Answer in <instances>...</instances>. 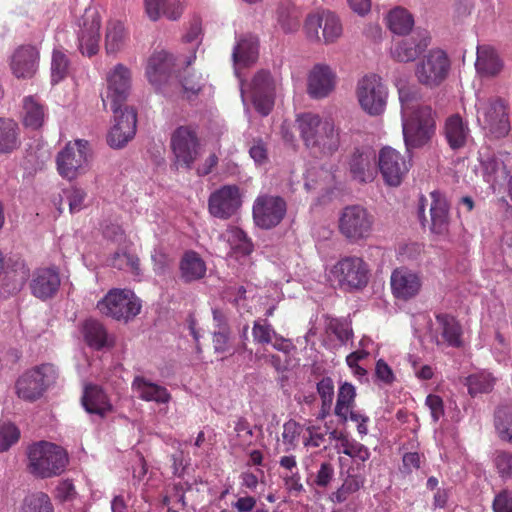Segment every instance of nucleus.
<instances>
[{
  "instance_id": "obj_64",
  "label": "nucleus",
  "mask_w": 512,
  "mask_h": 512,
  "mask_svg": "<svg viewBox=\"0 0 512 512\" xmlns=\"http://www.w3.org/2000/svg\"><path fill=\"white\" fill-rule=\"evenodd\" d=\"M334 477V468L328 463L324 462L320 465V468L315 477V484L319 487H327Z\"/></svg>"
},
{
  "instance_id": "obj_25",
  "label": "nucleus",
  "mask_w": 512,
  "mask_h": 512,
  "mask_svg": "<svg viewBox=\"0 0 512 512\" xmlns=\"http://www.w3.org/2000/svg\"><path fill=\"white\" fill-rule=\"evenodd\" d=\"M60 283V276L55 268H39L32 274L30 289L35 297L46 300L57 293Z\"/></svg>"
},
{
  "instance_id": "obj_30",
  "label": "nucleus",
  "mask_w": 512,
  "mask_h": 512,
  "mask_svg": "<svg viewBox=\"0 0 512 512\" xmlns=\"http://www.w3.org/2000/svg\"><path fill=\"white\" fill-rule=\"evenodd\" d=\"M3 294H14L19 292L29 278L30 270L22 260H16L11 265L1 269Z\"/></svg>"
},
{
  "instance_id": "obj_47",
  "label": "nucleus",
  "mask_w": 512,
  "mask_h": 512,
  "mask_svg": "<svg viewBox=\"0 0 512 512\" xmlns=\"http://www.w3.org/2000/svg\"><path fill=\"white\" fill-rule=\"evenodd\" d=\"M277 13L278 23L285 33H292L299 28V12L293 4L282 3Z\"/></svg>"
},
{
  "instance_id": "obj_38",
  "label": "nucleus",
  "mask_w": 512,
  "mask_h": 512,
  "mask_svg": "<svg viewBox=\"0 0 512 512\" xmlns=\"http://www.w3.org/2000/svg\"><path fill=\"white\" fill-rule=\"evenodd\" d=\"M82 332L86 343L94 349L99 350L111 346L113 343V339L107 333L104 325L95 319L86 320Z\"/></svg>"
},
{
  "instance_id": "obj_17",
  "label": "nucleus",
  "mask_w": 512,
  "mask_h": 512,
  "mask_svg": "<svg viewBox=\"0 0 512 512\" xmlns=\"http://www.w3.org/2000/svg\"><path fill=\"white\" fill-rule=\"evenodd\" d=\"M320 29H322V38L325 44L335 42L342 35L340 20L330 11L315 12L307 16L304 30L310 41H321Z\"/></svg>"
},
{
  "instance_id": "obj_41",
  "label": "nucleus",
  "mask_w": 512,
  "mask_h": 512,
  "mask_svg": "<svg viewBox=\"0 0 512 512\" xmlns=\"http://www.w3.org/2000/svg\"><path fill=\"white\" fill-rule=\"evenodd\" d=\"M230 248V254L238 256L249 255L253 250L252 242L247 238L243 230L238 227H229L220 236Z\"/></svg>"
},
{
  "instance_id": "obj_54",
  "label": "nucleus",
  "mask_w": 512,
  "mask_h": 512,
  "mask_svg": "<svg viewBox=\"0 0 512 512\" xmlns=\"http://www.w3.org/2000/svg\"><path fill=\"white\" fill-rule=\"evenodd\" d=\"M20 436L18 428L10 422H0V452L7 451Z\"/></svg>"
},
{
  "instance_id": "obj_26",
  "label": "nucleus",
  "mask_w": 512,
  "mask_h": 512,
  "mask_svg": "<svg viewBox=\"0 0 512 512\" xmlns=\"http://www.w3.org/2000/svg\"><path fill=\"white\" fill-rule=\"evenodd\" d=\"M131 389L139 399L145 402H154L157 405H166L172 399L166 387L152 382L142 375L134 377Z\"/></svg>"
},
{
  "instance_id": "obj_18",
  "label": "nucleus",
  "mask_w": 512,
  "mask_h": 512,
  "mask_svg": "<svg viewBox=\"0 0 512 512\" xmlns=\"http://www.w3.org/2000/svg\"><path fill=\"white\" fill-rule=\"evenodd\" d=\"M377 163L384 182L393 187L402 183L411 167L409 160L389 146L383 147L379 151Z\"/></svg>"
},
{
  "instance_id": "obj_60",
  "label": "nucleus",
  "mask_w": 512,
  "mask_h": 512,
  "mask_svg": "<svg viewBox=\"0 0 512 512\" xmlns=\"http://www.w3.org/2000/svg\"><path fill=\"white\" fill-rule=\"evenodd\" d=\"M317 392L321 402L333 403L334 399V382L330 377H324L317 383Z\"/></svg>"
},
{
  "instance_id": "obj_62",
  "label": "nucleus",
  "mask_w": 512,
  "mask_h": 512,
  "mask_svg": "<svg viewBox=\"0 0 512 512\" xmlns=\"http://www.w3.org/2000/svg\"><path fill=\"white\" fill-rule=\"evenodd\" d=\"M494 512H512V491L504 490L493 501Z\"/></svg>"
},
{
  "instance_id": "obj_39",
  "label": "nucleus",
  "mask_w": 512,
  "mask_h": 512,
  "mask_svg": "<svg viewBox=\"0 0 512 512\" xmlns=\"http://www.w3.org/2000/svg\"><path fill=\"white\" fill-rule=\"evenodd\" d=\"M47 113L44 105L34 96H26L23 99L22 118L27 128L36 130L40 128Z\"/></svg>"
},
{
  "instance_id": "obj_36",
  "label": "nucleus",
  "mask_w": 512,
  "mask_h": 512,
  "mask_svg": "<svg viewBox=\"0 0 512 512\" xmlns=\"http://www.w3.org/2000/svg\"><path fill=\"white\" fill-rule=\"evenodd\" d=\"M129 33L124 24L119 20H110L107 23L105 31V50L106 53L117 54L126 45Z\"/></svg>"
},
{
  "instance_id": "obj_55",
  "label": "nucleus",
  "mask_w": 512,
  "mask_h": 512,
  "mask_svg": "<svg viewBox=\"0 0 512 512\" xmlns=\"http://www.w3.org/2000/svg\"><path fill=\"white\" fill-rule=\"evenodd\" d=\"M494 466L502 479L512 480V453L497 451L493 458Z\"/></svg>"
},
{
  "instance_id": "obj_5",
  "label": "nucleus",
  "mask_w": 512,
  "mask_h": 512,
  "mask_svg": "<svg viewBox=\"0 0 512 512\" xmlns=\"http://www.w3.org/2000/svg\"><path fill=\"white\" fill-rule=\"evenodd\" d=\"M477 121L495 138H503L511 130L508 105L500 98L477 99Z\"/></svg>"
},
{
  "instance_id": "obj_11",
  "label": "nucleus",
  "mask_w": 512,
  "mask_h": 512,
  "mask_svg": "<svg viewBox=\"0 0 512 512\" xmlns=\"http://www.w3.org/2000/svg\"><path fill=\"white\" fill-rule=\"evenodd\" d=\"M89 144L86 140L69 142L57 155L59 174L69 180L85 173L89 164Z\"/></svg>"
},
{
  "instance_id": "obj_7",
  "label": "nucleus",
  "mask_w": 512,
  "mask_h": 512,
  "mask_svg": "<svg viewBox=\"0 0 512 512\" xmlns=\"http://www.w3.org/2000/svg\"><path fill=\"white\" fill-rule=\"evenodd\" d=\"M276 88L277 81L269 72L261 70L246 86L241 83L242 101L246 105V97H250L256 111L267 116L274 106Z\"/></svg>"
},
{
  "instance_id": "obj_27",
  "label": "nucleus",
  "mask_w": 512,
  "mask_h": 512,
  "mask_svg": "<svg viewBox=\"0 0 512 512\" xmlns=\"http://www.w3.org/2000/svg\"><path fill=\"white\" fill-rule=\"evenodd\" d=\"M375 152L371 148L356 149L350 159L349 169L353 179L368 183L375 177Z\"/></svg>"
},
{
  "instance_id": "obj_15",
  "label": "nucleus",
  "mask_w": 512,
  "mask_h": 512,
  "mask_svg": "<svg viewBox=\"0 0 512 512\" xmlns=\"http://www.w3.org/2000/svg\"><path fill=\"white\" fill-rule=\"evenodd\" d=\"M78 48L83 55L91 57L99 51L101 16L96 7H88L78 19Z\"/></svg>"
},
{
  "instance_id": "obj_8",
  "label": "nucleus",
  "mask_w": 512,
  "mask_h": 512,
  "mask_svg": "<svg viewBox=\"0 0 512 512\" xmlns=\"http://www.w3.org/2000/svg\"><path fill=\"white\" fill-rule=\"evenodd\" d=\"M97 308L108 317L127 322L140 313L141 303L131 290L115 288L98 302Z\"/></svg>"
},
{
  "instance_id": "obj_45",
  "label": "nucleus",
  "mask_w": 512,
  "mask_h": 512,
  "mask_svg": "<svg viewBox=\"0 0 512 512\" xmlns=\"http://www.w3.org/2000/svg\"><path fill=\"white\" fill-rule=\"evenodd\" d=\"M364 484L365 476L363 474H348L342 485L331 494L330 499L335 503H343L352 494L359 491Z\"/></svg>"
},
{
  "instance_id": "obj_59",
  "label": "nucleus",
  "mask_w": 512,
  "mask_h": 512,
  "mask_svg": "<svg viewBox=\"0 0 512 512\" xmlns=\"http://www.w3.org/2000/svg\"><path fill=\"white\" fill-rule=\"evenodd\" d=\"M234 431L238 438L239 445H247L251 442L253 431L245 418H239L234 425Z\"/></svg>"
},
{
  "instance_id": "obj_31",
  "label": "nucleus",
  "mask_w": 512,
  "mask_h": 512,
  "mask_svg": "<svg viewBox=\"0 0 512 512\" xmlns=\"http://www.w3.org/2000/svg\"><path fill=\"white\" fill-rule=\"evenodd\" d=\"M436 333L440 334L442 341L435 336V341L439 345L442 342L452 347L462 345V327L456 318L450 314L438 313L436 315Z\"/></svg>"
},
{
  "instance_id": "obj_56",
  "label": "nucleus",
  "mask_w": 512,
  "mask_h": 512,
  "mask_svg": "<svg viewBox=\"0 0 512 512\" xmlns=\"http://www.w3.org/2000/svg\"><path fill=\"white\" fill-rule=\"evenodd\" d=\"M185 96L190 99L196 96L204 85V79L199 74H191L185 77L181 82Z\"/></svg>"
},
{
  "instance_id": "obj_9",
  "label": "nucleus",
  "mask_w": 512,
  "mask_h": 512,
  "mask_svg": "<svg viewBox=\"0 0 512 512\" xmlns=\"http://www.w3.org/2000/svg\"><path fill=\"white\" fill-rule=\"evenodd\" d=\"M170 146L176 169L190 170L202 154V147L196 130L191 126H180L171 135Z\"/></svg>"
},
{
  "instance_id": "obj_53",
  "label": "nucleus",
  "mask_w": 512,
  "mask_h": 512,
  "mask_svg": "<svg viewBox=\"0 0 512 512\" xmlns=\"http://www.w3.org/2000/svg\"><path fill=\"white\" fill-rule=\"evenodd\" d=\"M275 333L273 326L267 320H256L253 324L252 336L254 342L258 344L272 343Z\"/></svg>"
},
{
  "instance_id": "obj_48",
  "label": "nucleus",
  "mask_w": 512,
  "mask_h": 512,
  "mask_svg": "<svg viewBox=\"0 0 512 512\" xmlns=\"http://www.w3.org/2000/svg\"><path fill=\"white\" fill-rule=\"evenodd\" d=\"M22 512H54V507L47 494L36 492L24 498Z\"/></svg>"
},
{
  "instance_id": "obj_50",
  "label": "nucleus",
  "mask_w": 512,
  "mask_h": 512,
  "mask_svg": "<svg viewBox=\"0 0 512 512\" xmlns=\"http://www.w3.org/2000/svg\"><path fill=\"white\" fill-rule=\"evenodd\" d=\"M303 432V426L297 421L290 419L283 424L282 444L284 452L294 450Z\"/></svg>"
},
{
  "instance_id": "obj_34",
  "label": "nucleus",
  "mask_w": 512,
  "mask_h": 512,
  "mask_svg": "<svg viewBox=\"0 0 512 512\" xmlns=\"http://www.w3.org/2000/svg\"><path fill=\"white\" fill-rule=\"evenodd\" d=\"M232 58L237 75L240 67L255 63L258 58L257 37L251 34L240 37L234 46Z\"/></svg>"
},
{
  "instance_id": "obj_63",
  "label": "nucleus",
  "mask_w": 512,
  "mask_h": 512,
  "mask_svg": "<svg viewBox=\"0 0 512 512\" xmlns=\"http://www.w3.org/2000/svg\"><path fill=\"white\" fill-rule=\"evenodd\" d=\"M347 456L352 458L357 463V470L360 471V463H365L367 460H369L371 452L364 444L356 441Z\"/></svg>"
},
{
  "instance_id": "obj_6",
  "label": "nucleus",
  "mask_w": 512,
  "mask_h": 512,
  "mask_svg": "<svg viewBox=\"0 0 512 512\" xmlns=\"http://www.w3.org/2000/svg\"><path fill=\"white\" fill-rule=\"evenodd\" d=\"M355 94L363 111L370 116L382 114L386 108L388 88L376 74L361 77L356 84Z\"/></svg>"
},
{
  "instance_id": "obj_19",
  "label": "nucleus",
  "mask_w": 512,
  "mask_h": 512,
  "mask_svg": "<svg viewBox=\"0 0 512 512\" xmlns=\"http://www.w3.org/2000/svg\"><path fill=\"white\" fill-rule=\"evenodd\" d=\"M241 205V194L236 185H224L212 192L208 199L210 214L224 220L235 215Z\"/></svg>"
},
{
  "instance_id": "obj_10",
  "label": "nucleus",
  "mask_w": 512,
  "mask_h": 512,
  "mask_svg": "<svg viewBox=\"0 0 512 512\" xmlns=\"http://www.w3.org/2000/svg\"><path fill=\"white\" fill-rule=\"evenodd\" d=\"M57 377L52 364H42L26 371L16 382L17 395L27 401L39 399Z\"/></svg>"
},
{
  "instance_id": "obj_22",
  "label": "nucleus",
  "mask_w": 512,
  "mask_h": 512,
  "mask_svg": "<svg viewBox=\"0 0 512 512\" xmlns=\"http://www.w3.org/2000/svg\"><path fill=\"white\" fill-rule=\"evenodd\" d=\"M390 281L393 295L405 301L415 298L422 287L421 276L406 267L396 268Z\"/></svg>"
},
{
  "instance_id": "obj_52",
  "label": "nucleus",
  "mask_w": 512,
  "mask_h": 512,
  "mask_svg": "<svg viewBox=\"0 0 512 512\" xmlns=\"http://www.w3.org/2000/svg\"><path fill=\"white\" fill-rule=\"evenodd\" d=\"M111 265L120 270L129 269L136 275H138L140 271L139 258L134 254L126 252H115L111 258Z\"/></svg>"
},
{
  "instance_id": "obj_1",
  "label": "nucleus",
  "mask_w": 512,
  "mask_h": 512,
  "mask_svg": "<svg viewBox=\"0 0 512 512\" xmlns=\"http://www.w3.org/2000/svg\"><path fill=\"white\" fill-rule=\"evenodd\" d=\"M402 132L408 153L427 145L435 134V112L411 87L399 88Z\"/></svg>"
},
{
  "instance_id": "obj_46",
  "label": "nucleus",
  "mask_w": 512,
  "mask_h": 512,
  "mask_svg": "<svg viewBox=\"0 0 512 512\" xmlns=\"http://www.w3.org/2000/svg\"><path fill=\"white\" fill-rule=\"evenodd\" d=\"M18 130L14 120L0 118V153L11 152L18 147Z\"/></svg>"
},
{
  "instance_id": "obj_2",
  "label": "nucleus",
  "mask_w": 512,
  "mask_h": 512,
  "mask_svg": "<svg viewBox=\"0 0 512 512\" xmlns=\"http://www.w3.org/2000/svg\"><path fill=\"white\" fill-rule=\"evenodd\" d=\"M301 139L309 152L316 157L333 155L340 147V130L330 120L306 113L296 120Z\"/></svg>"
},
{
  "instance_id": "obj_44",
  "label": "nucleus",
  "mask_w": 512,
  "mask_h": 512,
  "mask_svg": "<svg viewBox=\"0 0 512 512\" xmlns=\"http://www.w3.org/2000/svg\"><path fill=\"white\" fill-rule=\"evenodd\" d=\"M387 25L391 32L404 35L411 31L414 26L412 15L403 8H395L387 15Z\"/></svg>"
},
{
  "instance_id": "obj_14",
  "label": "nucleus",
  "mask_w": 512,
  "mask_h": 512,
  "mask_svg": "<svg viewBox=\"0 0 512 512\" xmlns=\"http://www.w3.org/2000/svg\"><path fill=\"white\" fill-rule=\"evenodd\" d=\"M450 67L451 61L446 52L432 49L419 61L415 74L421 84L436 87L446 79Z\"/></svg>"
},
{
  "instance_id": "obj_57",
  "label": "nucleus",
  "mask_w": 512,
  "mask_h": 512,
  "mask_svg": "<svg viewBox=\"0 0 512 512\" xmlns=\"http://www.w3.org/2000/svg\"><path fill=\"white\" fill-rule=\"evenodd\" d=\"M65 195L71 213L78 212L84 207L86 193L82 189L73 187L66 190Z\"/></svg>"
},
{
  "instance_id": "obj_24",
  "label": "nucleus",
  "mask_w": 512,
  "mask_h": 512,
  "mask_svg": "<svg viewBox=\"0 0 512 512\" xmlns=\"http://www.w3.org/2000/svg\"><path fill=\"white\" fill-rule=\"evenodd\" d=\"M430 42L427 31H418L410 38L399 40L391 47V56L399 62L414 61Z\"/></svg>"
},
{
  "instance_id": "obj_35",
  "label": "nucleus",
  "mask_w": 512,
  "mask_h": 512,
  "mask_svg": "<svg viewBox=\"0 0 512 512\" xmlns=\"http://www.w3.org/2000/svg\"><path fill=\"white\" fill-rule=\"evenodd\" d=\"M145 12L152 21L162 16L169 20H176L182 14V6L178 0H144Z\"/></svg>"
},
{
  "instance_id": "obj_28",
  "label": "nucleus",
  "mask_w": 512,
  "mask_h": 512,
  "mask_svg": "<svg viewBox=\"0 0 512 512\" xmlns=\"http://www.w3.org/2000/svg\"><path fill=\"white\" fill-rule=\"evenodd\" d=\"M174 58L166 51L152 54L147 62L146 76L149 82L156 88L166 83L172 73Z\"/></svg>"
},
{
  "instance_id": "obj_33",
  "label": "nucleus",
  "mask_w": 512,
  "mask_h": 512,
  "mask_svg": "<svg viewBox=\"0 0 512 512\" xmlns=\"http://www.w3.org/2000/svg\"><path fill=\"white\" fill-rule=\"evenodd\" d=\"M82 405L90 413L100 417L112 411L113 406L107 394L97 385H88L84 389Z\"/></svg>"
},
{
  "instance_id": "obj_23",
  "label": "nucleus",
  "mask_w": 512,
  "mask_h": 512,
  "mask_svg": "<svg viewBox=\"0 0 512 512\" xmlns=\"http://www.w3.org/2000/svg\"><path fill=\"white\" fill-rule=\"evenodd\" d=\"M40 52L32 45L17 48L10 59L12 74L18 79H31L39 67Z\"/></svg>"
},
{
  "instance_id": "obj_32",
  "label": "nucleus",
  "mask_w": 512,
  "mask_h": 512,
  "mask_svg": "<svg viewBox=\"0 0 512 512\" xmlns=\"http://www.w3.org/2000/svg\"><path fill=\"white\" fill-rule=\"evenodd\" d=\"M444 135L448 145L453 150L463 148L471 139L467 122L458 114L448 117L444 124Z\"/></svg>"
},
{
  "instance_id": "obj_58",
  "label": "nucleus",
  "mask_w": 512,
  "mask_h": 512,
  "mask_svg": "<svg viewBox=\"0 0 512 512\" xmlns=\"http://www.w3.org/2000/svg\"><path fill=\"white\" fill-rule=\"evenodd\" d=\"M306 432L308 436H305L303 439L305 447L317 448L324 443L326 433L322 432L319 426L308 425L306 427Z\"/></svg>"
},
{
  "instance_id": "obj_40",
  "label": "nucleus",
  "mask_w": 512,
  "mask_h": 512,
  "mask_svg": "<svg viewBox=\"0 0 512 512\" xmlns=\"http://www.w3.org/2000/svg\"><path fill=\"white\" fill-rule=\"evenodd\" d=\"M475 67L481 75L495 76L501 71L502 62L492 47L483 45L477 48Z\"/></svg>"
},
{
  "instance_id": "obj_49",
  "label": "nucleus",
  "mask_w": 512,
  "mask_h": 512,
  "mask_svg": "<svg viewBox=\"0 0 512 512\" xmlns=\"http://www.w3.org/2000/svg\"><path fill=\"white\" fill-rule=\"evenodd\" d=\"M70 61L67 55L59 49H54L51 59V82L57 84L68 74Z\"/></svg>"
},
{
  "instance_id": "obj_51",
  "label": "nucleus",
  "mask_w": 512,
  "mask_h": 512,
  "mask_svg": "<svg viewBox=\"0 0 512 512\" xmlns=\"http://www.w3.org/2000/svg\"><path fill=\"white\" fill-rule=\"evenodd\" d=\"M496 429L501 439L512 443V409H499L496 413Z\"/></svg>"
},
{
  "instance_id": "obj_12",
  "label": "nucleus",
  "mask_w": 512,
  "mask_h": 512,
  "mask_svg": "<svg viewBox=\"0 0 512 512\" xmlns=\"http://www.w3.org/2000/svg\"><path fill=\"white\" fill-rule=\"evenodd\" d=\"M131 71L124 64L118 63L106 75L107 88L102 95L105 108L117 111L124 106L131 89Z\"/></svg>"
},
{
  "instance_id": "obj_20",
  "label": "nucleus",
  "mask_w": 512,
  "mask_h": 512,
  "mask_svg": "<svg viewBox=\"0 0 512 512\" xmlns=\"http://www.w3.org/2000/svg\"><path fill=\"white\" fill-rule=\"evenodd\" d=\"M114 113V124L108 134V143L112 148L124 147L136 133V111L128 106L117 108Z\"/></svg>"
},
{
  "instance_id": "obj_3",
  "label": "nucleus",
  "mask_w": 512,
  "mask_h": 512,
  "mask_svg": "<svg viewBox=\"0 0 512 512\" xmlns=\"http://www.w3.org/2000/svg\"><path fill=\"white\" fill-rule=\"evenodd\" d=\"M28 470L38 478H51L62 474L68 464V454L60 446L40 441L29 446Z\"/></svg>"
},
{
  "instance_id": "obj_13",
  "label": "nucleus",
  "mask_w": 512,
  "mask_h": 512,
  "mask_svg": "<svg viewBox=\"0 0 512 512\" xmlns=\"http://www.w3.org/2000/svg\"><path fill=\"white\" fill-rule=\"evenodd\" d=\"M330 276L342 288L361 289L368 283L369 268L362 258L347 256L331 268Z\"/></svg>"
},
{
  "instance_id": "obj_37",
  "label": "nucleus",
  "mask_w": 512,
  "mask_h": 512,
  "mask_svg": "<svg viewBox=\"0 0 512 512\" xmlns=\"http://www.w3.org/2000/svg\"><path fill=\"white\" fill-rule=\"evenodd\" d=\"M179 268L181 279L184 282L199 280L206 274L204 260L194 251H188L183 255Z\"/></svg>"
},
{
  "instance_id": "obj_29",
  "label": "nucleus",
  "mask_w": 512,
  "mask_h": 512,
  "mask_svg": "<svg viewBox=\"0 0 512 512\" xmlns=\"http://www.w3.org/2000/svg\"><path fill=\"white\" fill-rule=\"evenodd\" d=\"M430 196L432 202L429 229L433 234L444 235L448 232L450 225L449 205L446 198L438 191L431 192Z\"/></svg>"
},
{
  "instance_id": "obj_42",
  "label": "nucleus",
  "mask_w": 512,
  "mask_h": 512,
  "mask_svg": "<svg viewBox=\"0 0 512 512\" xmlns=\"http://www.w3.org/2000/svg\"><path fill=\"white\" fill-rule=\"evenodd\" d=\"M356 389L348 382H344L340 385L337 394L336 405L334 408V414L343 423L348 421V414L353 412L355 405Z\"/></svg>"
},
{
  "instance_id": "obj_21",
  "label": "nucleus",
  "mask_w": 512,
  "mask_h": 512,
  "mask_svg": "<svg viewBox=\"0 0 512 512\" xmlns=\"http://www.w3.org/2000/svg\"><path fill=\"white\" fill-rule=\"evenodd\" d=\"M337 85L336 71L325 63L315 64L307 76V92L313 99L329 96Z\"/></svg>"
},
{
  "instance_id": "obj_4",
  "label": "nucleus",
  "mask_w": 512,
  "mask_h": 512,
  "mask_svg": "<svg viewBox=\"0 0 512 512\" xmlns=\"http://www.w3.org/2000/svg\"><path fill=\"white\" fill-rule=\"evenodd\" d=\"M374 221V216L365 207L349 205L339 215L338 229L348 242L355 244L371 236Z\"/></svg>"
},
{
  "instance_id": "obj_16",
  "label": "nucleus",
  "mask_w": 512,
  "mask_h": 512,
  "mask_svg": "<svg viewBox=\"0 0 512 512\" xmlns=\"http://www.w3.org/2000/svg\"><path fill=\"white\" fill-rule=\"evenodd\" d=\"M285 200L277 195H259L252 207L253 220L262 229H272L279 225L286 215Z\"/></svg>"
},
{
  "instance_id": "obj_43",
  "label": "nucleus",
  "mask_w": 512,
  "mask_h": 512,
  "mask_svg": "<svg viewBox=\"0 0 512 512\" xmlns=\"http://www.w3.org/2000/svg\"><path fill=\"white\" fill-rule=\"evenodd\" d=\"M495 383L496 378L485 370L473 373L465 378V385L472 397L481 393H489L492 391Z\"/></svg>"
},
{
  "instance_id": "obj_61",
  "label": "nucleus",
  "mask_w": 512,
  "mask_h": 512,
  "mask_svg": "<svg viewBox=\"0 0 512 512\" xmlns=\"http://www.w3.org/2000/svg\"><path fill=\"white\" fill-rule=\"evenodd\" d=\"M329 328L342 343H345L352 335V329L344 320H332L329 324Z\"/></svg>"
}]
</instances>
